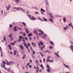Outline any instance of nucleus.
I'll list each match as a JSON object with an SVG mask.
<instances>
[{"instance_id": "nucleus-31", "label": "nucleus", "mask_w": 73, "mask_h": 73, "mask_svg": "<svg viewBox=\"0 0 73 73\" xmlns=\"http://www.w3.org/2000/svg\"><path fill=\"white\" fill-rule=\"evenodd\" d=\"M56 56L58 57H59V58H60V56H59V55H58V54H57Z\"/></svg>"}, {"instance_id": "nucleus-6", "label": "nucleus", "mask_w": 73, "mask_h": 73, "mask_svg": "<svg viewBox=\"0 0 73 73\" xmlns=\"http://www.w3.org/2000/svg\"><path fill=\"white\" fill-rule=\"evenodd\" d=\"M5 69L7 70H8V72H9L10 73H11V71H10V68H5Z\"/></svg>"}, {"instance_id": "nucleus-34", "label": "nucleus", "mask_w": 73, "mask_h": 73, "mask_svg": "<svg viewBox=\"0 0 73 73\" xmlns=\"http://www.w3.org/2000/svg\"><path fill=\"white\" fill-rule=\"evenodd\" d=\"M20 7H17V8L16 9L18 11H19V10H20Z\"/></svg>"}, {"instance_id": "nucleus-62", "label": "nucleus", "mask_w": 73, "mask_h": 73, "mask_svg": "<svg viewBox=\"0 0 73 73\" xmlns=\"http://www.w3.org/2000/svg\"><path fill=\"white\" fill-rule=\"evenodd\" d=\"M12 35H10L9 36V37H12Z\"/></svg>"}, {"instance_id": "nucleus-56", "label": "nucleus", "mask_w": 73, "mask_h": 73, "mask_svg": "<svg viewBox=\"0 0 73 73\" xmlns=\"http://www.w3.org/2000/svg\"><path fill=\"white\" fill-rule=\"evenodd\" d=\"M35 38H36V37L34 36L33 38L34 40H35Z\"/></svg>"}, {"instance_id": "nucleus-15", "label": "nucleus", "mask_w": 73, "mask_h": 73, "mask_svg": "<svg viewBox=\"0 0 73 73\" xmlns=\"http://www.w3.org/2000/svg\"><path fill=\"white\" fill-rule=\"evenodd\" d=\"M40 11L41 12L42 11L44 13L45 12V11H44V9H41Z\"/></svg>"}, {"instance_id": "nucleus-51", "label": "nucleus", "mask_w": 73, "mask_h": 73, "mask_svg": "<svg viewBox=\"0 0 73 73\" xmlns=\"http://www.w3.org/2000/svg\"><path fill=\"white\" fill-rule=\"evenodd\" d=\"M32 57L33 58H35V56L34 55L32 56Z\"/></svg>"}, {"instance_id": "nucleus-36", "label": "nucleus", "mask_w": 73, "mask_h": 73, "mask_svg": "<svg viewBox=\"0 0 73 73\" xmlns=\"http://www.w3.org/2000/svg\"><path fill=\"white\" fill-rule=\"evenodd\" d=\"M65 31H66V30H67V28L66 27H64Z\"/></svg>"}, {"instance_id": "nucleus-58", "label": "nucleus", "mask_w": 73, "mask_h": 73, "mask_svg": "<svg viewBox=\"0 0 73 73\" xmlns=\"http://www.w3.org/2000/svg\"><path fill=\"white\" fill-rule=\"evenodd\" d=\"M40 48H41V50H42V49H43V48L42 47H40Z\"/></svg>"}, {"instance_id": "nucleus-19", "label": "nucleus", "mask_w": 73, "mask_h": 73, "mask_svg": "<svg viewBox=\"0 0 73 73\" xmlns=\"http://www.w3.org/2000/svg\"><path fill=\"white\" fill-rule=\"evenodd\" d=\"M39 53H40V55L41 56H42V57H44V55L43 54H42V53H41V52H39Z\"/></svg>"}, {"instance_id": "nucleus-17", "label": "nucleus", "mask_w": 73, "mask_h": 73, "mask_svg": "<svg viewBox=\"0 0 73 73\" xmlns=\"http://www.w3.org/2000/svg\"><path fill=\"white\" fill-rule=\"evenodd\" d=\"M22 23L24 25V26H26V23H25V22H22Z\"/></svg>"}, {"instance_id": "nucleus-61", "label": "nucleus", "mask_w": 73, "mask_h": 73, "mask_svg": "<svg viewBox=\"0 0 73 73\" xmlns=\"http://www.w3.org/2000/svg\"><path fill=\"white\" fill-rule=\"evenodd\" d=\"M71 28H72V29H73V25H72V24H71Z\"/></svg>"}, {"instance_id": "nucleus-2", "label": "nucleus", "mask_w": 73, "mask_h": 73, "mask_svg": "<svg viewBox=\"0 0 73 73\" xmlns=\"http://www.w3.org/2000/svg\"><path fill=\"white\" fill-rule=\"evenodd\" d=\"M45 3L47 6L49 5V3H48V0H45Z\"/></svg>"}, {"instance_id": "nucleus-37", "label": "nucleus", "mask_w": 73, "mask_h": 73, "mask_svg": "<svg viewBox=\"0 0 73 73\" xmlns=\"http://www.w3.org/2000/svg\"><path fill=\"white\" fill-rule=\"evenodd\" d=\"M11 45H14L15 43H11Z\"/></svg>"}, {"instance_id": "nucleus-50", "label": "nucleus", "mask_w": 73, "mask_h": 73, "mask_svg": "<svg viewBox=\"0 0 73 73\" xmlns=\"http://www.w3.org/2000/svg\"><path fill=\"white\" fill-rule=\"evenodd\" d=\"M49 58H48L47 60H46V61L47 62H49Z\"/></svg>"}, {"instance_id": "nucleus-45", "label": "nucleus", "mask_w": 73, "mask_h": 73, "mask_svg": "<svg viewBox=\"0 0 73 73\" xmlns=\"http://www.w3.org/2000/svg\"><path fill=\"white\" fill-rule=\"evenodd\" d=\"M49 48L50 49H53V48L52 47V46H50L49 47Z\"/></svg>"}, {"instance_id": "nucleus-43", "label": "nucleus", "mask_w": 73, "mask_h": 73, "mask_svg": "<svg viewBox=\"0 0 73 73\" xmlns=\"http://www.w3.org/2000/svg\"><path fill=\"white\" fill-rule=\"evenodd\" d=\"M27 16H28V17H29H29H31V15H27Z\"/></svg>"}, {"instance_id": "nucleus-24", "label": "nucleus", "mask_w": 73, "mask_h": 73, "mask_svg": "<svg viewBox=\"0 0 73 73\" xmlns=\"http://www.w3.org/2000/svg\"><path fill=\"white\" fill-rule=\"evenodd\" d=\"M38 20H41V21H43V20L42 19H41V18L39 17L38 18Z\"/></svg>"}, {"instance_id": "nucleus-49", "label": "nucleus", "mask_w": 73, "mask_h": 73, "mask_svg": "<svg viewBox=\"0 0 73 73\" xmlns=\"http://www.w3.org/2000/svg\"><path fill=\"white\" fill-rule=\"evenodd\" d=\"M38 45L39 47L40 48V47L41 46V45H40V43H38Z\"/></svg>"}, {"instance_id": "nucleus-13", "label": "nucleus", "mask_w": 73, "mask_h": 73, "mask_svg": "<svg viewBox=\"0 0 73 73\" xmlns=\"http://www.w3.org/2000/svg\"><path fill=\"white\" fill-rule=\"evenodd\" d=\"M54 62V60H49V62H51V63H52V62Z\"/></svg>"}, {"instance_id": "nucleus-20", "label": "nucleus", "mask_w": 73, "mask_h": 73, "mask_svg": "<svg viewBox=\"0 0 73 73\" xmlns=\"http://www.w3.org/2000/svg\"><path fill=\"white\" fill-rule=\"evenodd\" d=\"M47 67L48 69H50L49 67V66L48 65H47Z\"/></svg>"}, {"instance_id": "nucleus-18", "label": "nucleus", "mask_w": 73, "mask_h": 73, "mask_svg": "<svg viewBox=\"0 0 73 73\" xmlns=\"http://www.w3.org/2000/svg\"><path fill=\"white\" fill-rule=\"evenodd\" d=\"M25 29L26 31V33H29V31H27V29H26V28H25Z\"/></svg>"}, {"instance_id": "nucleus-40", "label": "nucleus", "mask_w": 73, "mask_h": 73, "mask_svg": "<svg viewBox=\"0 0 73 73\" xmlns=\"http://www.w3.org/2000/svg\"><path fill=\"white\" fill-rule=\"evenodd\" d=\"M42 38H44L45 39L46 38V37L44 36H42Z\"/></svg>"}, {"instance_id": "nucleus-63", "label": "nucleus", "mask_w": 73, "mask_h": 73, "mask_svg": "<svg viewBox=\"0 0 73 73\" xmlns=\"http://www.w3.org/2000/svg\"><path fill=\"white\" fill-rule=\"evenodd\" d=\"M69 27H71V24H70V23L69 24Z\"/></svg>"}, {"instance_id": "nucleus-35", "label": "nucleus", "mask_w": 73, "mask_h": 73, "mask_svg": "<svg viewBox=\"0 0 73 73\" xmlns=\"http://www.w3.org/2000/svg\"><path fill=\"white\" fill-rule=\"evenodd\" d=\"M33 55H34V54H35V51L33 50Z\"/></svg>"}, {"instance_id": "nucleus-9", "label": "nucleus", "mask_w": 73, "mask_h": 73, "mask_svg": "<svg viewBox=\"0 0 73 73\" xmlns=\"http://www.w3.org/2000/svg\"><path fill=\"white\" fill-rule=\"evenodd\" d=\"M63 21L64 22V23H66V18H65V17H63Z\"/></svg>"}, {"instance_id": "nucleus-60", "label": "nucleus", "mask_w": 73, "mask_h": 73, "mask_svg": "<svg viewBox=\"0 0 73 73\" xmlns=\"http://www.w3.org/2000/svg\"><path fill=\"white\" fill-rule=\"evenodd\" d=\"M18 29H19V30H21V27H19Z\"/></svg>"}, {"instance_id": "nucleus-33", "label": "nucleus", "mask_w": 73, "mask_h": 73, "mask_svg": "<svg viewBox=\"0 0 73 73\" xmlns=\"http://www.w3.org/2000/svg\"><path fill=\"white\" fill-rule=\"evenodd\" d=\"M29 35L30 36H32V33H29Z\"/></svg>"}, {"instance_id": "nucleus-64", "label": "nucleus", "mask_w": 73, "mask_h": 73, "mask_svg": "<svg viewBox=\"0 0 73 73\" xmlns=\"http://www.w3.org/2000/svg\"><path fill=\"white\" fill-rule=\"evenodd\" d=\"M13 9H17V8L16 7H13Z\"/></svg>"}, {"instance_id": "nucleus-10", "label": "nucleus", "mask_w": 73, "mask_h": 73, "mask_svg": "<svg viewBox=\"0 0 73 73\" xmlns=\"http://www.w3.org/2000/svg\"><path fill=\"white\" fill-rule=\"evenodd\" d=\"M42 18L43 19V20H44V21H48V20H47V19H46V18L44 17H42Z\"/></svg>"}, {"instance_id": "nucleus-47", "label": "nucleus", "mask_w": 73, "mask_h": 73, "mask_svg": "<svg viewBox=\"0 0 73 73\" xmlns=\"http://www.w3.org/2000/svg\"><path fill=\"white\" fill-rule=\"evenodd\" d=\"M47 71L48 72H49L50 71V70H49V69H47Z\"/></svg>"}, {"instance_id": "nucleus-25", "label": "nucleus", "mask_w": 73, "mask_h": 73, "mask_svg": "<svg viewBox=\"0 0 73 73\" xmlns=\"http://www.w3.org/2000/svg\"><path fill=\"white\" fill-rule=\"evenodd\" d=\"M8 46L9 47L10 50H12V49H11V46L9 45H8Z\"/></svg>"}, {"instance_id": "nucleus-41", "label": "nucleus", "mask_w": 73, "mask_h": 73, "mask_svg": "<svg viewBox=\"0 0 73 73\" xmlns=\"http://www.w3.org/2000/svg\"><path fill=\"white\" fill-rule=\"evenodd\" d=\"M39 69H37V70H36V72H38V73H39Z\"/></svg>"}, {"instance_id": "nucleus-3", "label": "nucleus", "mask_w": 73, "mask_h": 73, "mask_svg": "<svg viewBox=\"0 0 73 73\" xmlns=\"http://www.w3.org/2000/svg\"><path fill=\"white\" fill-rule=\"evenodd\" d=\"M29 19H30L31 20H36V18H35V17H32V18L31 17H29Z\"/></svg>"}, {"instance_id": "nucleus-48", "label": "nucleus", "mask_w": 73, "mask_h": 73, "mask_svg": "<svg viewBox=\"0 0 73 73\" xmlns=\"http://www.w3.org/2000/svg\"><path fill=\"white\" fill-rule=\"evenodd\" d=\"M27 45H28V46H31V44H30V43H28L27 44Z\"/></svg>"}, {"instance_id": "nucleus-53", "label": "nucleus", "mask_w": 73, "mask_h": 73, "mask_svg": "<svg viewBox=\"0 0 73 73\" xmlns=\"http://www.w3.org/2000/svg\"><path fill=\"white\" fill-rule=\"evenodd\" d=\"M25 40H28V38H27V37H25Z\"/></svg>"}, {"instance_id": "nucleus-54", "label": "nucleus", "mask_w": 73, "mask_h": 73, "mask_svg": "<svg viewBox=\"0 0 73 73\" xmlns=\"http://www.w3.org/2000/svg\"><path fill=\"white\" fill-rule=\"evenodd\" d=\"M66 27L68 29H69V27H68V25H66Z\"/></svg>"}, {"instance_id": "nucleus-7", "label": "nucleus", "mask_w": 73, "mask_h": 73, "mask_svg": "<svg viewBox=\"0 0 73 73\" xmlns=\"http://www.w3.org/2000/svg\"><path fill=\"white\" fill-rule=\"evenodd\" d=\"M19 10H20L21 11H24V12H25V9H23L21 7H20Z\"/></svg>"}, {"instance_id": "nucleus-8", "label": "nucleus", "mask_w": 73, "mask_h": 73, "mask_svg": "<svg viewBox=\"0 0 73 73\" xmlns=\"http://www.w3.org/2000/svg\"><path fill=\"white\" fill-rule=\"evenodd\" d=\"M19 46H20V48L21 49H24V47H23V46L22 45L21 46L20 45H19Z\"/></svg>"}, {"instance_id": "nucleus-42", "label": "nucleus", "mask_w": 73, "mask_h": 73, "mask_svg": "<svg viewBox=\"0 0 73 73\" xmlns=\"http://www.w3.org/2000/svg\"><path fill=\"white\" fill-rule=\"evenodd\" d=\"M3 38L4 41H6V40L5 39V36Z\"/></svg>"}, {"instance_id": "nucleus-38", "label": "nucleus", "mask_w": 73, "mask_h": 73, "mask_svg": "<svg viewBox=\"0 0 73 73\" xmlns=\"http://www.w3.org/2000/svg\"><path fill=\"white\" fill-rule=\"evenodd\" d=\"M29 64H30V63H28L27 64V65L26 66H28L29 65Z\"/></svg>"}, {"instance_id": "nucleus-46", "label": "nucleus", "mask_w": 73, "mask_h": 73, "mask_svg": "<svg viewBox=\"0 0 73 73\" xmlns=\"http://www.w3.org/2000/svg\"><path fill=\"white\" fill-rule=\"evenodd\" d=\"M27 49H28V51L29 52V53H30V52H31V51H30V50H29V49H28V48Z\"/></svg>"}, {"instance_id": "nucleus-55", "label": "nucleus", "mask_w": 73, "mask_h": 73, "mask_svg": "<svg viewBox=\"0 0 73 73\" xmlns=\"http://www.w3.org/2000/svg\"><path fill=\"white\" fill-rule=\"evenodd\" d=\"M23 36H26V35H25V33H23Z\"/></svg>"}, {"instance_id": "nucleus-39", "label": "nucleus", "mask_w": 73, "mask_h": 73, "mask_svg": "<svg viewBox=\"0 0 73 73\" xmlns=\"http://www.w3.org/2000/svg\"><path fill=\"white\" fill-rule=\"evenodd\" d=\"M35 13H36V14H37L38 15H39V13H38V12H37V11H35Z\"/></svg>"}, {"instance_id": "nucleus-1", "label": "nucleus", "mask_w": 73, "mask_h": 73, "mask_svg": "<svg viewBox=\"0 0 73 73\" xmlns=\"http://www.w3.org/2000/svg\"><path fill=\"white\" fill-rule=\"evenodd\" d=\"M13 63H14V62H12V61H11L9 62H8V63H6V65H12V64H13Z\"/></svg>"}, {"instance_id": "nucleus-12", "label": "nucleus", "mask_w": 73, "mask_h": 73, "mask_svg": "<svg viewBox=\"0 0 73 73\" xmlns=\"http://www.w3.org/2000/svg\"><path fill=\"white\" fill-rule=\"evenodd\" d=\"M49 21H51V22H52L53 23H54L53 21V20H52V19L49 18Z\"/></svg>"}, {"instance_id": "nucleus-28", "label": "nucleus", "mask_w": 73, "mask_h": 73, "mask_svg": "<svg viewBox=\"0 0 73 73\" xmlns=\"http://www.w3.org/2000/svg\"><path fill=\"white\" fill-rule=\"evenodd\" d=\"M15 1L17 4L19 3V0H16Z\"/></svg>"}, {"instance_id": "nucleus-52", "label": "nucleus", "mask_w": 73, "mask_h": 73, "mask_svg": "<svg viewBox=\"0 0 73 73\" xmlns=\"http://www.w3.org/2000/svg\"><path fill=\"white\" fill-rule=\"evenodd\" d=\"M11 72H12V73H15V72H14L13 70H11Z\"/></svg>"}, {"instance_id": "nucleus-29", "label": "nucleus", "mask_w": 73, "mask_h": 73, "mask_svg": "<svg viewBox=\"0 0 73 73\" xmlns=\"http://www.w3.org/2000/svg\"><path fill=\"white\" fill-rule=\"evenodd\" d=\"M50 44H52L53 45H54V43H53V42L50 41Z\"/></svg>"}, {"instance_id": "nucleus-14", "label": "nucleus", "mask_w": 73, "mask_h": 73, "mask_svg": "<svg viewBox=\"0 0 73 73\" xmlns=\"http://www.w3.org/2000/svg\"><path fill=\"white\" fill-rule=\"evenodd\" d=\"M10 7H11V5H9V6L7 7V11H8V10L9 9V8H11Z\"/></svg>"}, {"instance_id": "nucleus-5", "label": "nucleus", "mask_w": 73, "mask_h": 73, "mask_svg": "<svg viewBox=\"0 0 73 73\" xmlns=\"http://www.w3.org/2000/svg\"><path fill=\"white\" fill-rule=\"evenodd\" d=\"M5 64H3V65L1 64V67H2V68H4V69H5V68H5Z\"/></svg>"}, {"instance_id": "nucleus-57", "label": "nucleus", "mask_w": 73, "mask_h": 73, "mask_svg": "<svg viewBox=\"0 0 73 73\" xmlns=\"http://www.w3.org/2000/svg\"><path fill=\"white\" fill-rule=\"evenodd\" d=\"M45 59L44 58L43 59V62H45Z\"/></svg>"}, {"instance_id": "nucleus-16", "label": "nucleus", "mask_w": 73, "mask_h": 73, "mask_svg": "<svg viewBox=\"0 0 73 73\" xmlns=\"http://www.w3.org/2000/svg\"><path fill=\"white\" fill-rule=\"evenodd\" d=\"M64 66H65V68H68V67H69L68 66L66 65L65 64H64Z\"/></svg>"}, {"instance_id": "nucleus-44", "label": "nucleus", "mask_w": 73, "mask_h": 73, "mask_svg": "<svg viewBox=\"0 0 73 73\" xmlns=\"http://www.w3.org/2000/svg\"><path fill=\"white\" fill-rule=\"evenodd\" d=\"M9 26H10V28H12V25L10 24Z\"/></svg>"}, {"instance_id": "nucleus-30", "label": "nucleus", "mask_w": 73, "mask_h": 73, "mask_svg": "<svg viewBox=\"0 0 73 73\" xmlns=\"http://www.w3.org/2000/svg\"><path fill=\"white\" fill-rule=\"evenodd\" d=\"M40 44L41 45H44V44H43V43H42V42L41 41L40 42Z\"/></svg>"}, {"instance_id": "nucleus-11", "label": "nucleus", "mask_w": 73, "mask_h": 73, "mask_svg": "<svg viewBox=\"0 0 73 73\" xmlns=\"http://www.w3.org/2000/svg\"><path fill=\"white\" fill-rule=\"evenodd\" d=\"M16 27H17V26H15L14 28V29L15 32H16V31H17V29L16 28Z\"/></svg>"}, {"instance_id": "nucleus-32", "label": "nucleus", "mask_w": 73, "mask_h": 73, "mask_svg": "<svg viewBox=\"0 0 73 73\" xmlns=\"http://www.w3.org/2000/svg\"><path fill=\"white\" fill-rule=\"evenodd\" d=\"M34 33H37V31H36V30H35V31H34Z\"/></svg>"}, {"instance_id": "nucleus-21", "label": "nucleus", "mask_w": 73, "mask_h": 73, "mask_svg": "<svg viewBox=\"0 0 73 73\" xmlns=\"http://www.w3.org/2000/svg\"><path fill=\"white\" fill-rule=\"evenodd\" d=\"M3 64H7L6 63V62H5V61H3V63H2Z\"/></svg>"}, {"instance_id": "nucleus-23", "label": "nucleus", "mask_w": 73, "mask_h": 73, "mask_svg": "<svg viewBox=\"0 0 73 73\" xmlns=\"http://www.w3.org/2000/svg\"><path fill=\"white\" fill-rule=\"evenodd\" d=\"M14 55L15 56L16 54V51L14 50Z\"/></svg>"}, {"instance_id": "nucleus-27", "label": "nucleus", "mask_w": 73, "mask_h": 73, "mask_svg": "<svg viewBox=\"0 0 73 73\" xmlns=\"http://www.w3.org/2000/svg\"><path fill=\"white\" fill-rule=\"evenodd\" d=\"M39 31L41 32L42 34H43V31H42V30L40 29L39 30Z\"/></svg>"}, {"instance_id": "nucleus-59", "label": "nucleus", "mask_w": 73, "mask_h": 73, "mask_svg": "<svg viewBox=\"0 0 73 73\" xmlns=\"http://www.w3.org/2000/svg\"><path fill=\"white\" fill-rule=\"evenodd\" d=\"M36 67H37V68L36 69H39V68H38V66H37Z\"/></svg>"}, {"instance_id": "nucleus-26", "label": "nucleus", "mask_w": 73, "mask_h": 73, "mask_svg": "<svg viewBox=\"0 0 73 73\" xmlns=\"http://www.w3.org/2000/svg\"><path fill=\"white\" fill-rule=\"evenodd\" d=\"M50 17L54 18V17L53 15H52V14H50Z\"/></svg>"}, {"instance_id": "nucleus-22", "label": "nucleus", "mask_w": 73, "mask_h": 73, "mask_svg": "<svg viewBox=\"0 0 73 73\" xmlns=\"http://www.w3.org/2000/svg\"><path fill=\"white\" fill-rule=\"evenodd\" d=\"M25 57H26V55H24L22 57V58L23 59H24V58H25Z\"/></svg>"}, {"instance_id": "nucleus-4", "label": "nucleus", "mask_w": 73, "mask_h": 73, "mask_svg": "<svg viewBox=\"0 0 73 73\" xmlns=\"http://www.w3.org/2000/svg\"><path fill=\"white\" fill-rule=\"evenodd\" d=\"M24 45L25 46L26 48L27 49L28 48V46L26 44V43L25 42H24Z\"/></svg>"}]
</instances>
